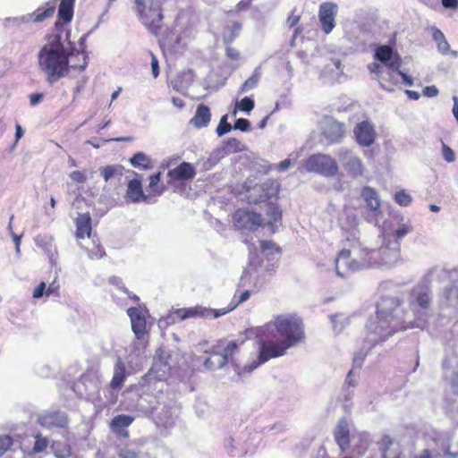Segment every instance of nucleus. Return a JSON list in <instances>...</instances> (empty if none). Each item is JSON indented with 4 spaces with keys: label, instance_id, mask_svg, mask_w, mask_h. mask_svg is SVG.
I'll return each instance as SVG.
<instances>
[{
    "label": "nucleus",
    "instance_id": "nucleus-1",
    "mask_svg": "<svg viewBox=\"0 0 458 458\" xmlns=\"http://www.w3.org/2000/svg\"><path fill=\"white\" fill-rule=\"evenodd\" d=\"M437 271H429L428 276L407 294L399 296H382L377 304L376 317L366 324V344L369 347L356 352L353 356V369L346 377L345 384L355 387L358 375L354 369H360L369 350L377 344L385 342L388 337L401 330L412 328L424 329L431 314L432 293L429 289L428 276Z\"/></svg>",
    "mask_w": 458,
    "mask_h": 458
},
{
    "label": "nucleus",
    "instance_id": "nucleus-2",
    "mask_svg": "<svg viewBox=\"0 0 458 458\" xmlns=\"http://www.w3.org/2000/svg\"><path fill=\"white\" fill-rule=\"evenodd\" d=\"M379 246L369 249L360 241L351 239L350 248L343 249L335 259V270L340 277L366 268L392 269L402 261L401 243L378 234Z\"/></svg>",
    "mask_w": 458,
    "mask_h": 458
},
{
    "label": "nucleus",
    "instance_id": "nucleus-3",
    "mask_svg": "<svg viewBox=\"0 0 458 458\" xmlns=\"http://www.w3.org/2000/svg\"><path fill=\"white\" fill-rule=\"evenodd\" d=\"M273 327L276 329L280 340L273 342L267 338L261 337L259 342L257 357L248 362L242 369L235 365V371L239 375L250 373L270 359L284 355L288 349L297 345L304 339L302 322L296 317L290 315L278 316L273 324H267L261 329V334H265V329L269 330Z\"/></svg>",
    "mask_w": 458,
    "mask_h": 458
},
{
    "label": "nucleus",
    "instance_id": "nucleus-4",
    "mask_svg": "<svg viewBox=\"0 0 458 458\" xmlns=\"http://www.w3.org/2000/svg\"><path fill=\"white\" fill-rule=\"evenodd\" d=\"M67 37V34L64 38L60 34L52 35L38 54V67L50 84L64 77L69 68L82 71L88 64L84 51L75 50Z\"/></svg>",
    "mask_w": 458,
    "mask_h": 458
},
{
    "label": "nucleus",
    "instance_id": "nucleus-5",
    "mask_svg": "<svg viewBox=\"0 0 458 458\" xmlns=\"http://www.w3.org/2000/svg\"><path fill=\"white\" fill-rule=\"evenodd\" d=\"M138 399L136 408L143 413H154L157 411V423L165 427L170 426L173 411L167 409L163 403L165 395L161 389L157 390L156 383L143 382L141 379L138 388Z\"/></svg>",
    "mask_w": 458,
    "mask_h": 458
},
{
    "label": "nucleus",
    "instance_id": "nucleus-6",
    "mask_svg": "<svg viewBox=\"0 0 458 458\" xmlns=\"http://www.w3.org/2000/svg\"><path fill=\"white\" fill-rule=\"evenodd\" d=\"M241 289L242 287H239ZM244 290L240 294L238 299H236V295L233 296V299L232 300L231 303L227 308L220 309V310H212L208 308H205L202 306H196L187 309H177L174 311L171 312L165 319V322L166 324L170 323H175L180 322L182 320H185L187 318H216L223 315H225L226 313L233 310L239 304L246 301L251 293H257L253 288L250 286H245L243 287Z\"/></svg>",
    "mask_w": 458,
    "mask_h": 458
},
{
    "label": "nucleus",
    "instance_id": "nucleus-7",
    "mask_svg": "<svg viewBox=\"0 0 458 458\" xmlns=\"http://www.w3.org/2000/svg\"><path fill=\"white\" fill-rule=\"evenodd\" d=\"M375 59L380 64H369L368 65L369 71L377 75V80L384 89L392 91V89L386 87L384 82L385 81H394L397 77V70L401 65L400 57L397 55H394L391 47L384 45L377 47Z\"/></svg>",
    "mask_w": 458,
    "mask_h": 458
},
{
    "label": "nucleus",
    "instance_id": "nucleus-8",
    "mask_svg": "<svg viewBox=\"0 0 458 458\" xmlns=\"http://www.w3.org/2000/svg\"><path fill=\"white\" fill-rule=\"evenodd\" d=\"M304 168L309 173H315L325 177L337 174L339 167L336 161L327 154H314L304 162Z\"/></svg>",
    "mask_w": 458,
    "mask_h": 458
},
{
    "label": "nucleus",
    "instance_id": "nucleus-9",
    "mask_svg": "<svg viewBox=\"0 0 458 458\" xmlns=\"http://www.w3.org/2000/svg\"><path fill=\"white\" fill-rule=\"evenodd\" d=\"M412 231L413 226L411 221L396 215L383 223L380 229V237H386L390 241H396L401 243V240Z\"/></svg>",
    "mask_w": 458,
    "mask_h": 458
},
{
    "label": "nucleus",
    "instance_id": "nucleus-10",
    "mask_svg": "<svg viewBox=\"0 0 458 458\" xmlns=\"http://www.w3.org/2000/svg\"><path fill=\"white\" fill-rule=\"evenodd\" d=\"M169 352L159 348L157 350L153 359V364L148 373L142 377L143 382L156 383L165 380L170 374L172 366L169 362Z\"/></svg>",
    "mask_w": 458,
    "mask_h": 458
},
{
    "label": "nucleus",
    "instance_id": "nucleus-11",
    "mask_svg": "<svg viewBox=\"0 0 458 458\" xmlns=\"http://www.w3.org/2000/svg\"><path fill=\"white\" fill-rule=\"evenodd\" d=\"M55 10V0L47 2L44 6L38 7L31 13H27L18 17H8L4 21L5 28L18 27L21 24L30 22L39 23L50 18Z\"/></svg>",
    "mask_w": 458,
    "mask_h": 458
},
{
    "label": "nucleus",
    "instance_id": "nucleus-12",
    "mask_svg": "<svg viewBox=\"0 0 458 458\" xmlns=\"http://www.w3.org/2000/svg\"><path fill=\"white\" fill-rule=\"evenodd\" d=\"M360 196L366 205L364 213L365 220L374 225H377L381 216L380 199L377 191L369 186L362 188Z\"/></svg>",
    "mask_w": 458,
    "mask_h": 458
},
{
    "label": "nucleus",
    "instance_id": "nucleus-13",
    "mask_svg": "<svg viewBox=\"0 0 458 458\" xmlns=\"http://www.w3.org/2000/svg\"><path fill=\"white\" fill-rule=\"evenodd\" d=\"M337 157L349 176L357 178L363 175L364 165L361 159L347 148H341Z\"/></svg>",
    "mask_w": 458,
    "mask_h": 458
},
{
    "label": "nucleus",
    "instance_id": "nucleus-14",
    "mask_svg": "<svg viewBox=\"0 0 458 458\" xmlns=\"http://www.w3.org/2000/svg\"><path fill=\"white\" fill-rule=\"evenodd\" d=\"M233 224L239 230H256L262 222L261 216L246 208H240L233 216Z\"/></svg>",
    "mask_w": 458,
    "mask_h": 458
},
{
    "label": "nucleus",
    "instance_id": "nucleus-15",
    "mask_svg": "<svg viewBox=\"0 0 458 458\" xmlns=\"http://www.w3.org/2000/svg\"><path fill=\"white\" fill-rule=\"evenodd\" d=\"M359 220L356 214L352 210H344L339 218V225L341 229L346 232L347 235L344 242V248H350L351 239H359L358 232Z\"/></svg>",
    "mask_w": 458,
    "mask_h": 458
},
{
    "label": "nucleus",
    "instance_id": "nucleus-16",
    "mask_svg": "<svg viewBox=\"0 0 458 458\" xmlns=\"http://www.w3.org/2000/svg\"><path fill=\"white\" fill-rule=\"evenodd\" d=\"M353 134L357 143L361 147H370L377 138L375 126L369 120L358 123L353 128Z\"/></svg>",
    "mask_w": 458,
    "mask_h": 458
},
{
    "label": "nucleus",
    "instance_id": "nucleus-17",
    "mask_svg": "<svg viewBox=\"0 0 458 458\" xmlns=\"http://www.w3.org/2000/svg\"><path fill=\"white\" fill-rule=\"evenodd\" d=\"M267 275L260 272L255 267H248L242 273L239 282V287L250 286L255 291L259 292L267 283Z\"/></svg>",
    "mask_w": 458,
    "mask_h": 458
},
{
    "label": "nucleus",
    "instance_id": "nucleus-18",
    "mask_svg": "<svg viewBox=\"0 0 458 458\" xmlns=\"http://www.w3.org/2000/svg\"><path fill=\"white\" fill-rule=\"evenodd\" d=\"M73 389L81 397L90 399L94 398L98 394L100 386L96 377L90 375H83L74 384Z\"/></svg>",
    "mask_w": 458,
    "mask_h": 458
},
{
    "label": "nucleus",
    "instance_id": "nucleus-19",
    "mask_svg": "<svg viewBox=\"0 0 458 458\" xmlns=\"http://www.w3.org/2000/svg\"><path fill=\"white\" fill-rule=\"evenodd\" d=\"M196 167L188 162H182L176 167L169 169L167 172L168 183L174 182L191 181L196 176Z\"/></svg>",
    "mask_w": 458,
    "mask_h": 458
},
{
    "label": "nucleus",
    "instance_id": "nucleus-20",
    "mask_svg": "<svg viewBox=\"0 0 458 458\" xmlns=\"http://www.w3.org/2000/svg\"><path fill=\"white\" fill-rule=\"evenodd\" d=\"M338 11L337 4L334 3H324L319 7V21L322 25V30L326 34H329L335 28V18Z\"/></svg>",
    "mask_w": 458,
    "mask_h": 458
},
{
    "label": "nucleus",
    "instance_id": "nucleus-21",
    "mask_svg": "<svg viewBox=\"0 0 458 458\" xmlns=\"http://www.w3.org/2000/svg\"><path fill=\"white\" fill-rule=\"evenodd\" d=\"M38 423L47 429H51L54 428L65 427L68 423V420L64 412L48 411L38 417Z\"/></svg>",
    "mask_w": 458,
    "mask_h": 458
},
{
    "label": "nucleus",
    "instance_id": "nucleus-22",
    "mask_svg": "<svg viewBox=\"0 0 458 458\" xmlns=\"http://www.w3.org/2000/svg\"><path fill=\"white\" fill-rule=\"evenodd\" d=\"M243 344V340H226L222 339L215 344L216 352H222L223 358L226 363L234 365V357L239 352L240 345Z\"/></svg>",
    "mask_w": 458,
    "mask_h": 458
},
{
    "label": "nucleus",
    "instance_id": "nucleus-23",
    "mask_svg": "<svg viewBox=\"0 0 458 458\" xmlns=\"http://www.w3.org/2000/svg\"><path fill=\"white\" fill-rule=\"evenodd\" d=\"M127 314L130 317L131 329L135 335L137 340L141 339L146 334V318L144 312L139 308H129L127 310Z\"/></svg>",
    "mask_w": 458,
    "mask_h": 458
},
{
    "label": "nucleus",
    "instance_id": "nucleus-24",
    "mask_svg": "<svg viewBox=\"0 0 458 458\" xmlns=\"http://www.w3.org/2000/svg\"><path fill=\"white\" fill-rule=\"evenodd\" d=\"M344 74V67L339 59H330L320 72L321 78L327 83L338 81Z\"/></svg>",
    "mask_w": 458,
    "mask_h": 458
},
{
    "label": "nucleus",
    "instance_id": "nucleus-25",
    "mask_svg": "<svg viewBox=\"0 0 458 458\" xmlns=\"http://www.w3.org/2000/svg\"><path fill=\"white\" fill-rule=\"evenodd\" d=\"M324 136L331 143H335L341 140L345 132V125L334 119H327L324 125Z\"/></svg>",
    "mask_w": 458,
    "mask_h": 458
},
{
    "label": "nucleus",
    "instance_id": "nucleus-26",
    "mask_svg": "<svg viewBox=\"0 0 458 458\" xmlns=\"http://www.w3.org/2000/svg\"><path fill=\"white\" fill-rule=\"evenodd\" d=\"M35 244L42 249L44 253L47 256L49 262L52 266L55 265L57 250L54 242V238L51 235H38L34 239Z\"/></svg>",
    "mask_w": 458,
    "mask_h": 458
},
{
    "label": "nucleus",
    "instance_id": "nucleus-27",
    "mask_svg": "<svg viewBox=\"0 0 458 458\" xmlns=\"http://www.w3.org/2000/svg\"><path fill=\"white\" fill-rule=\"evenodd\" d=\"M335 439L341 449L345 452L350 445V425L345 419H341L335 429Z\"/></svg>",
    "mask_w": 458,
    "mask_h": 458
},
{
    "label": "nucleus",
    "instance_id": "nucleus-28",
    "mask_svg": "<svg viewBox=\"0 0 458 458\" xmlns=\"http://www.w3.org/2000/svg\"><path fill=\"white\" fill-rule=\"evenodd\" d=\"M134 421V417L126 414L114 416L110 422L111 430L119 437H128L127 428Z\"/></svg>",
    "mask_w": 458,
    "mask_h": 458
},
{
    "label": "nucleus",
    "instance_id": "nucleus-29",
    "mask_svg": "<svg viewBox=\"0 0 458 458\" xmlns=\"http://www.w3.org/2000/svg\"><path fill=\"white\" fill-rule=\"evenodd\" d=\"M379 450L383 458H400V445L389 436H384L379 443Z\"/></svg>",
    "mask_w": 458,
    "mask_h": 458
},
{
    "label": "nucleus",
    "instance_id": "nucleus-30",
    "mask_svg": "<svg viewBox=\"0 0 458 458\" xmlns=\"http://www.w3.org/2000/svg\"><path fill=\"white\" fill-rule=\"evenodd\" d=\"M436 444L443 452L444 456L450 458L458 457V444L454 443L453 437L449 435H443L436 439Z\"/></svg>",
    "mask_w": 458,
    "mask_h": 458
},
{
    "label": "nucleus",
    "instance_id": "nucleus-31",
    "mask_svg": "<svg viewBox=\"0 0 458 458\" xmlns=\"http://www.w3.org/2000/svg\"><path fill=\"white\" fill-rule=\"evenodd\" d=\"M128 355L126 356V362L131 369H136L140 366L142 360L145 357L143 347L140 343L133 342L128 349Z\"/></svg>",
    "mask_w": 458,
    "mask_h": 458
},
{
    "label": "nucleus",
    "instance_id": "nucleus-32",
    "mask_svg": "<svg viewBox=\"0 0 458 458\" xmlns=\"http://www.w3.org/2000/svg\"><path fill=\"white\" fill-rule=\"evenodd\" d=\"M76 232L75 235L78 239H83L85 236L89 238L91 235V217L89 213L81 214L75 221Z\"/></svg>",
    "mask_w": 458,
    "mask_h": 458
},
{
    "label": "nucleus",
    "instance_id": "nucleus-33",
    "mask_svg": "<svg viewBox=\"0 0 458 458\" xmlns=\"http://www.w3.org/2000/svg\"><path fill=\"white\" fill-rule=\"evenodd\" d=\"M211 113L209 108L201 104L198 106L195 115L191 119L190 123L196 128L207 127L210 122Z\"/></svg>",
    "mask_w": 458,
    "mask_h": 458
},
{
    "label": "nucleus",
    "instance_id": "nucleus-34",
    "mask_svg": "<svg viewBox=\"0 0 458 458\" xmlns=\"http://www.w3.org/2000/svg\"><path fill=\"white\" fill-rule=\"evenodd\" d=\"M440 300L446 306L456 307L458 305V279L454 280L451 285L445 287Z\"/></svg>",
    "mask_w": 458,
    "mask_h": 458
},
{
    "label": "nucleus",
    "instance_id": "nucleus-35",
    "mask_svg": "<svg viewBox=\"0 0 458 458\" xmlns=\"http://www.w3.org/2000/svg\"><path fill=\"white\" fill-rule=\"evenodd\" d=\"M209 357L204 360V367L208 369H217L223 368L225 364V359L223 358L222 352H216V345H213L209 352Z\"/></svg>",
    "mask_w": 458,
    "mask_h": 458
},
{
    "label": "nucleus",
    "instance_id": "nucleus-36",
    "mask_svg": "<svg viewBox=\"0 0 458 458\" xmlns=\"http://www.w3.org/2000/svg\"><path fill=\"white\" fill-rule=\"evenodd\" d=\"M127 197L134 203L146 200L141 182L138 179L131 180L127 186Z\"/></svg>",
    "mask_w": 458,
    "mask_h": 458
},
{
    "label": "nucleus",
    "instance_id": "nucleus-37",
    "mask_svg": "<svg viewBox=\"0 0 458 458\" xmlns=\"http://www.w3.org/2000/svg\"><path fill=\"white\" fill-rule=\"evenodd\" d=\"M125 379V365L121 358L117 359V361L114 368V376L110 382V387L112 389H118L122 386Z\"/></svg>",
    "mask_w": 458,
    "mask_h": 458
},
{
    "label": "nucleus",
    "instance_id": "nucleus-38",
    "mask_svg": "<svg viewBox=\"0 0 458 458\" xmlns=\"http://www.w3.org/2000/svg\"><path fill=\"white\" fill-rule=\"evenodd\" d=\"M193 81V73L190 70L182 71L178 75L177 78L172 81V86L174 89L177 91H183L192 83Z\"/></svg>",
    "mask_w": 458,
    "mask_h": 458
},
{
    "label": "nucleus",
    "instance_id": "nucleus-39",
    "mask_svg": "<svg viewBox=\"0 0 458 458\" xmlns=\"http://www.w3.org/2000/svg\"><path fill=\"white\" fill-rule=\"evenodd\" d=\"M74 2L75 0H61L58 16L65 22H69L72 19Z\"/></svg>",
    "mask_w": 458,
    "mask_h": 458
},
{
    "label": "nucleus",
    "instance_id": "nucleus-40",
    "mask_svg": "<svg viewBox=\"0 0 458 458\" xmlns=\"http://www.w3.org/2000/svg\"><path fill=\"white\" fill-rule=\"evenodd\" d=\"M267 216H268L267 225L272 232H275L276 224L280 222L282 218L281 210L276 205L268 203L267 208Z\"/></svg>",
    "mask_w": 458,
    "mask_h": 458
},
{
    "label": "nucleus",
    "instance_id": "nucleus-41",
    "mask_svg": "<svg viewBox=\"0 0 458 458\" xmlns=\"http://www.w3.org/2000/svg\"><path fill=\"white\" fill-rule=\"evenodd\" d=\"M260 70H261L260 65L257 66L254 69L252 75L250 78H248L243 82V84L241 86V88H240L241 93L248 92L249 90L253 89L254 88L257 87V85L260 80V77H261Z\"/></svg>",
    "mask_w": 458,
    "mask_h": 458
},
{
    "label": "nucleus",
    "instance_id": "nucleus-42",
    "mask_svg": "<svg viewBox=\"0 0 458 458\" xmlns=\"http://www.w3.org/2000/svg\"><path fill=\"white\" fill-rule=\"evenodd\" d=\"M242 30V24L238 21H234L232 26L225 28L223 34V40L225 45H231V43L240 35Z\"/></svg>",
    "mask_w": 458,
    "mask_h": 458
},
{
    "label": "nucleus",
    "instance_id": "nucleus-43",
    "mask_svg": "<svg viewBox=\"0 0 458 458\" xmlns=\"http://www.w3.org/2000/svg\"><path fill=\"white\" fill-rule=\"evenodd\" d=\"M130 164L135 168L149 169L150 158L143 152H137L130 158Z\"/></svg>",
    "mask_w": 458,
    "mask_h": 458
},
{
    "label": "nucleus",
    "instance_id": "nucleus-44",
    "mask_svg": "<svg viewBox=\"0 0 458 458\" xmlns=\"http://www.w3.org/2000/svg\"><path fill=\"white\" fill-rule=\"evenodd\" d=\"M136 11H161L160 0H135Z\"/></svg>",
    "mask_w": 458,
    "mask_h": 458
},
{
    "label": "nucleus",
    "instance_id": "nucleus-45",
    "mask_svg": "<svg viewBox=\"0 0 458 458\" xmlns=\"http://www.w3.org/2000/svg\"><path fill=\"white\" fill-rule=\"evenodd\" d=\"M100 174L104 177L105 181L107 182L114 175H122L123 166L119 165H106L100 168Z\"/></svg>",
    "mask_w": 458,
    "mask_h": 458
},
{
    "label": "nucleus",
    "instance_id": "nucleus-46",
    "mask_svg": "<svg viewBox=\"0 0 458 458\" xmlns=\"http://www.w3.org/2000/svg\"><path fill=\"white\" fill-rule=\"evenodd\" d=\"M241 150H242V144L238 140L232 138L225 142L221 151L224 155H230Z\"/></svg>",
    "mask_w": 458,
    "mask_h": 458
},
{
    "label": "nucleus",
    "instance_id": "nucleus-47",
    "mask_svg": "<svg viewBox=\"0 0 458 458\" xmlns=\"http://www.w3.org/2000/svg\"><path fill=\"white\" fill-rule=\"evenodd\" d=\"M48 443L49 442L47 437H43L41 435H37L35 437L33 448L29 452V454H36L44 452L48 446Z\"/></svg>",
    "mask_w": 458,
    "mask_h": 458
},
{
    "label": "nucleus",
    "instance_id": "nucleus-48",
    "mask_svg": "<svg viewBox=\"0 0 458 458\" xmlns=\"http://www.w3.org/2000/svg\"><path fill=\"white\" fill-rule=\"evenodd\" d=\"M254 100L251 98L245 97L240 102L236 103L233 114L235 115L238 109L242 112L250 113L254 108Z\"/></svg>",
    "mask_w": 458,
    "mask_h": 458
},
{
    "label": "nucleus",
    "instance_id": "nucleus-49",
    "mask_svg": "<svg viewBox=\"0 0 458 458\" xmlns=\"http://www.w3.org/2000/svg\"><path fill=\"white\" fill-rule=\"evenodd\" d=\"M254 191H262L261 194H259V197H254L251 193L248 196V201L250 203H258L265 201L268 198V194L265 192V184L263 185H257L253 188Z\"/></svg>",
    "mask_w": 458,
    "mask_h": 458
},
{
    "label": "nucleus",
    "instance_id": "nucleus-50",
    "mask_svg": "<svg viewBox=\"0 0 458 458\" xmlns=\"http://www.w3.org/2000/svg\"><path fill=\"white\" fill-rule=\"evenodd\" d=\"M227 120L228 114H225L221 117L218 126L216 130L218 136H223L233 129V126L227 123Z\"/></svg>",
    "mask_w": 458,
    "mask_h": 458
},
{
    "label": "nucleus",
    "instance_id": "nucleus-51",
    "mask_svg": "<svg viewBox=\"0 0 458 458\" xmlns=\"http://www.w3.org/2000/svg\"><path fill=\"white\" fill-rule=\"evenodd\" d=\"M260 248L262 253H264L267 256L279 252V248L276 247V244L270 241H261Z\"/></svg>",
    "mask_w": 458,
    "mask_h": 458
},
{
    "label": "nucleus",
    "instance_id": "nucleus-52",
    "mask_svg": "<svg viewBox=\"0 0 458 458\" xmlns=\"http://www.w3.org/2000/svg\"><path fill=\"white\" fill-rule=\"evenodd\" d=\"M395 201L403 207H407L411 202V197L405 191H401L395 193L394 195Z\"/></svg>",
    "mask_w": 458,
    "mask_h": 458
},
{
    "label": "nucleus",
    "instance_id": "nucleus-53",
    "mask_svg": "<svg viewBox=\"0 0 458 458\" xmlns=\"http://www.w3.org/2000/svg\"><path fill=\"white\" fill-rule=\"evenodd\" d=\"M119 458H148L145 453L136 452L130 448L121 450Z\"/></svg>",
    "mask_w": 458,
    "mask_h": 458
},
{
    "label": "nucleus",
    "instance_id": "nucleus-54",
    "mask_svg": "<svg viewBox=\"0 0 458 458\" xmlns=\"http://www.w3.org/2000/svg\"><path fill=\"white\" fill-rule=\"evenodd\" d=\"M442 156L447 163H454L455 161V154L454 150L442 141Z\"/></svg>",
    "mask_w": 458,
    "mask_h": 458
},
{
    "label": "nucleus",
    "instance_id": "nucleus-55",
    "mask_svg": "<svg viewBox=\"0 0 458 458\" xmlns=\"http://www.w3.org/2000/svg\"><path fill=\"white\" fill-rule=\"evenodd\" d=\"M233 129L239 130L242 132H247L250 131V123L249 120L245 118H239L235 121Z\"/></svg>",
    "mask_w": 458,
    "mask_h": 458
},
{
    "label": "nucleus",
    "instance_id": "nucleus-56",
    "mask_svg": "<svg viewBox=\"0 0 458 458\" xmlns=\"http://www.w3.org/2000/svg\"><path fill=\"white\" fill-rule=\"evenodd\" d=\"M12 444L13 440L9 436H0V456L11 447Z\"/></svg>",
    "mask_w": 458,
    "mask_h": 458
},
{
    "label": "nucleus",
    "instance_id": "nucleus-57",
    "mask_svg": "<svg viewBox=\"0 0 458 458\" xmlns=\"http://www.w3.org/2000/svg\"><path fill=\"white\" fill-rule=\"evenodd\" d=\"M70 178L72 182L77 183H84L87 181V175L86 173L83 171H73L69 174Z\"/></svg>",
    "mask_w": 458,
    "mask_h": 458
},
{
    "label": "nucleus",
    "instance_id": "nucleus-58",
    "mask_svg": "<svg viewBox=\"0 0 458 458\" xmlns=\"http://www.w3.org/2000/svg\"><path fill=\"white\" fill-rule=\"evenodd\" d=\"M414 458H443V456L438 451L426 449L417 454Z\"/></svg>",
    "mask_w": 458,
    "mask_h": 458
},
{
    "label": "nucleus",
    "instance_id": "nucleus-59",
    "mask_svg": "<svg viewBox=\"0 0 458 458\" xmlns=\"http://www.w3.org/2000/svg\"><path fill=\"white\" fill-rule=\"evenodd\" d=\"M88 255L90 259H101L105 255V250L100 246H94L89 250Z\"/></svg>",
    "mask_w": 458,
    "mask_h": 458
},
{
    "label": "nucleus",
    "instance_id": "nucleus-60",
    "mask_svg": "<svg viewBox=\"0 0 458 458\" xmlns=\"http://www.w3.org/2000/svg\"><path fill=\"white\" fill-rule=\"evenodd\" d=\"M399 77H402V79L403 81V83L405 85H407L409 87L413 85L412 79L411 77H409L407 74H405L403 72H401L399 69L397 70V77H395V80L394 81H389L393 82V83H397L399 81Z\"/></svg>",
    "mask_w": 458,
    "mask_h": 458
},
{
    "label": "nucleus",
    "instance_id": "nucleus-61",
    "mask_svg": "<svg viewBox=\"0 0 458 458\" xmlns=\"http://www.w3.org/2000/svg\"><path fill=\"white\" fill-rule=\"evenodd\" d=\"M149 55L151 56V70H152V75L154 78H157L159 75V63L157 58V56L152 53L149 52Z\"/></svg>",
    "mask_w": 458,
    "mask_h": 458
},
{
    "label": "nucleus",
    "instance_id": "nucleus-62",
    "mask_svg": "<svg viewBox=\"0 0 458 458\" xmlns=\"http://www.w3.org/2000/svg\"><path fill=\"white\" fill-rule=\"evenodd\" d=\"M59 284L54 280L52 283L48 284L46 291L47 296H57L59 291Z\"/></svg>",
    "mask_w": 458,
    "mask_h": 458
},
{
    "label": "nucleus",
    "instance_id": "nucleus-63",
    "mask_svg": "<svg viewBox=\"0 0 458 458\" xmlns=\"http://www.w3.org/2000/svg\"><path fill=\"white\" fill-rule=\"evenodd\" d=\"M46 291H47V284L46 283L44 282H41L33 291V298L35 299H39L41 298L44 294L46 295Z\"/></svg>",
    "mask_w": 458,
    "mask_h": 458
},
{
    "label": "nucleus",
    "instance_id": "nucleus-64",
    "mask_svg": "<svg viewBox=\"0 0 458 458\" xmlns=\"http://www.w3.org/2000/svg\"><path fill=\"white\" fill-rule=\"evenodd\" d=\"M160 178H161V172L156 173L149 177L148 187L152 190V191H154V192L157 191L156 187H157V183L160 182Z\"/></svg>",
    "mask_w": 458,
    "mask_h": 458
}]
</instances>
